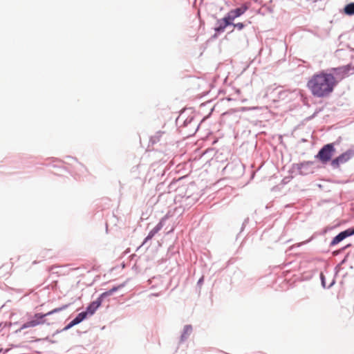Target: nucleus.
I'll list each match as a JSON object with an SVG mask.
<instances>
[{"mask_svg": "<svg viewBox=\"0 0 354 354\" xmlns=\"http://www.w3.org/2000/svg\"><path fill=\"white\" fill-rule=\"evenodd\" d=\"M350 245H351L350 244H348L346 246L343 248L342 250H344V249L347 248L348 247H349Z\"/></svg>", "mask_w": 354, "mask_h": 354, "instance_id": "c9c22d12", "label": "nucleus"}, {"mask_svg": "<svg viewBox=\"0 0 354 354\" xmlns=\"http://www.w3.org/2000/svg\"><path fill=\"white\" fill-rule=\"evenodd\" d=\"M193 120V118H187L185 122H184V125L185 126H187L188 124V123H190L192 122V120Z\"/></svg>", "mask_w": 354, "mask_h": 354, "instance_id": "a878e982", "label": "nucleus"}, {"mask_svg": "<svg viewBox=\"0 0 354 354\" xmlns=\"http://www.w3.org/2000/svg\"><path fill=\"white\" fill-rule=\"evenodd\" d=\"M247 10H248V7L244 5L241 7H239L235 9L230 10L227 13L226 17L232 23H233L234 20L236 18L243 15L246 12Z\"/></svg>", "mask_w": 354, "mask_h": 354, "instance_id": "0eeeda50", "label": "nucleus"}, {"mask_svg": "<svg viewBox=\"0 0 354 354\" xmlns=\"http://www.w3.org/2000/svg\"><path fill=\"white\" fill-rule=\"evenodd\" d=\"M163 132L158 131L151 138V142L154 144L160 140V137L162 136Z\"/></svg>", "mask_w": 354, "mask_h": 354, "instance_id": "2eb2a0df", "label": "nucleus"}, {"mask_svg": "<svg viewBox=\"0 0 354 354\" xmlns=\"http://www.w3.org/2000/svg\"><path fill=\"white\" fill-rule=\"evenodd\" d=\"M152 239V237H149V234L145 237V239H144L142 245L138 248L139 249L141 246L144 245L148 241L151 240Z\"/></svg>", "mask_w": 354, "mask_h": 354, "instance_id": "393cba45", "label": "nucleus"}, {"mask_svg": "<svg viewBox=\"0 0 354 354\" xmlns=\"http://www.w3.org/2000/svg\"><path fill=\"white\" fill-rule=\"evenodd\" d=\"M71 326L70 325V324H68L63 329H62V330H69L70 328H71Z\"/></svg>", "mask_w": 354, "mask_h": 354, "instance_id": "7c9ffc66", "label": "nucleus"}, {"mask_svg": "<svg viewBox=\"0 0 354 354\" xmlns=\"http://www.w3.org/2000/svg\"><path fill=\"white\" fill-rule=\"evenodd\" d=\"M344 239L342 238V236L339 234V233L336 235L333 239V240L331 241L330 243V246H334L337 244H338L339 242H341L342 241H343Z\"/></svg>", "mask_w": 354, "mask_h": 354, "instance_id": "4468645a", "label": "nucleus"}, {"mask_svg": "<svg viewBox=\"0 0 354 354\" xmlns=\"http://www.w3.org/2000/svg\"><path fill=\"white\" fill-rule=\"evenodd\" d=\"M72 321H73V322L75 326L78 324H80V323H81V322L80 321V319L77 317H75Z\"/></svg>", "mask_w": 354, "mask_h": 354, "instance_id": "cd10ccee", "label": "nucleus"}, {"mask_svg": "<svg viewBox=\"0 0 354 354\" xmlns=\"http://www.w3.org/2000/svg\"><path fill=\"white\" fill-rule=\"evenodd\" d=\"M158 232L156 231L154 228H153L149 232V237H153Z\"/></svg>", "mask_w": 354, "mask_h": 354, "instance_id": "b1692460", "label": "nucleus"}, {"mask_svg": "<svg viewBox=\"0 0 354 354\" xmlns=\"http://www.w3.org/2000/svg\"><path fill=\"white\" fill-rule=\"evenodd\" d=\"M304 243H305V242H303V243H299V244L297 245V247H299L301 245L304 244Z\"/></svg>", "mask_w": 354, "mask_h": 354, "instance_id": "4c0bfd02", "label": "nucleus"}, {"mask_svg": "<svg viewBox=\"0 0 354 354\" xmlns=\"http://www.w3.org/2000/svg\"><path fill=\"white\" fill-rule=\"evenodd\" d=\"M46 339L47 341H48L49 342H50V343H55V341L50 339L48 337H46Z\"/></svg>", "mask_w": 354, "mask_h": 354, "instance_id": "473e14b6", "label": "nucleus"}, {"mask_svg": "<svg viewBox=\"0 0 354 354\" xmlns=\"http://www.w3.org/2000/svg\"><path fill=\"white\" fill-rule=\"evenodd\" d=\"M72 321H73V322L75 326L78 324H80V323H81V322L80 321V319L77 317H75Z\"/></svg>", "mask_w": 354, "mask_h": 354, "instance_id": "bb28decb", "label": "nucleus"}, {"mask_svg": "<svg viewBox=\"0 0 354 354\" xmlns=\"http://www.w3.org/2000/svg\"><path fill=\"white\" fill-rule=\"evenodd\" d=\"M165 220V218H163L153 228L159 232L160 230H161V229L163 227V221Z\"/></svg>", "mask_w": 354, "mask_h": 354, "instance_id": "aec40b11", "label": "nucleus"}, {"mask_svg": "<svg viewBox=\"0 0 354 354\" xmlns=\"http://www.w3.org/2000/svg\"><path fill=\"white\" fill-rule=\"evenodd\" d=\"M336 84L337 81L333 73L322 71L311 77L307 86L314 97L324 98L330 95Z\"/></svg>", "mask_w": 354, "mask_h": 354, "instance_id": "f257e3e1", "label": "nucleus"}, {"mask_svg": "<svg viewBox=\"0 0 354 354\" xmlns=\"http://www.w3.org/2000/svg\"><path fill=\"white\" fill-rule=\"evenodd\" d=\"M104 299L103 297H101V295H100L97 297V299L95 301H93V302L95 304V306L99 308L100 306V305L102 304V303Z\"/></svg>", "mask_w": 354, "mask_h": 354, "instance_id": "412c9836", "label": "nucleus"}, {"mask_svg": "<svg viewBox=\"0 0 354 354\" xmlns=\"http://www.w3.org/2000/svg\"><path fill=\"white\" fill-rule=\"evenodd\" d=\"M68 304L63 305L62 306L54 308L53 310H52L46 313H44V314L43 313V315H45V318H46L48 316L59 313V312L66 309L68 308Z\"/></svg>", "mask_w": 354, "mask_h": 354, "instance_id": "9d476101", "label": "nucleus"}, {"mask_svg": "<svg viewBox=\"0 0 354 354\" xmlns=\"http://www.w3.org/2000/svg\"><path fill=\"white\" fill-rule=\"evenodd\" d=\"M320 279H321L322 286H323V288H326L325 277L322 273L320 274Z\"/></svg>", "mask_w": 354, "mask_h": 354, "instance_id": "5701e85b", "label": "nucleus"}, {"mask_svg": "<svg viewBox=\"0 0 354 354\" xmlns=\"http://www.w3.org/2000/svg\"><path fill=\"white\" fill-rule=\"evenodd\" d=\"M192 332V326L189 324L185 325L180 335V342H183L188 339Z\"/></svg>", "mask_w": 354, "mask_h": 354, "instance_id": "1a4fd4ad", "label": "nucleus"}, {"mask_svg": "<svg viewBox=\"0 0 354 354\" xmlns=\"http://www.w3.org/2000/svg\"><path fill=\"white\" fill-rule=\"evenodd\" d=\"M351 70L350 65H346L343 66H339L337 68H331L328 69L326 72L331 73L339 77V78H344L345 76L348 75V73Z\"/></svg>", "mask_w": 354, "mask_h": 354, "instance_id": "423d86ee", "label": "nucleus"}, {"mask_svg": "<svg viewBox=\"0 0 354 354\" xmlns=\"http://www.w3.org/2000/svg\"><path fill=\"white\" fill-rule=\"evenodd\" d=\"M126 285V283H121L118 286H113L112 288H111V291L113 292V293H115V292H117L118 290L122 289V288H124Z\"/></svg>", "mask_w": 354, "mask_h": 354, "instance_id": "a211bd4d", "label": "nucleus"}, {"mask_svg": "<svg viewBox=\"0 0 354 354\" xmlns=\"http://www.w3.org/2000/svg\"><path fill=\"white\" fill-rule=\"evenodd\" d=\"M98 307L95 306V304L92 301L88 304V306L86 308V312H87L88 315H93L95 311L97 310Z\"/></svg>", "mask_w": 354, "mask_h": 354, "instance_id": "ddd939ff", "label": "nucleus"}, {"mask_svg": "<svg viewBox=\"0 0 354 354\" xmlns=\"http://www.w3.org/2000/svg\"><path fill=\"white\" fill-rule=\"evenodd\" d=\"M107 292L109 294L110 296L113 294L111 289L107 290Z\"/></svg>", "mask_w": 354, "mask_h": 354, "instance_id": "72a5a7b5", "label": "nucleus"}, {"mask_svg": "<svg viewBox=\"0 0 354 354\" xmlns=\"http://www.w3.org/2000/svg\"><path fill=\"white\" fill-rule=\"evenodd\" d=\"M87 315H88L87 312L82 311V312L80 313L76 317L82 322L87 317Z\"/></svg>", "mask_w": 354, "mask_h": 354, "instance_id": "dca6fc26", "label": "nucleus"}, {"mask_svg": "<svg viewBox=\"0 0 354 354\" xmlns=\"http://www.w3.org/2000/svg\"><path fill=\"white\" fill-rule=\"evenodd\" d=\"M335 151L334 143H328L324 145L315 155V158L322 163L325 164L331 160Z\"/></svg>", "mask_w": 354, "mask_h": 354, "instance_id": "f03ea898", "label": "nucleus"}, {"mask_svg": "<svg viewBox=\"0 0 354 354\" xmlns=\"http://www.w3.org/2000/svg\"><path fill=\"white\" fill-rule=\"evenodd\" d=\"M313 165V162L308 161L297 164L296 167L300 174L307 175L313 172L312 169H310V167Z\"/></svg>", "mask_w": 354, "mask_h": 354, "instance_id": "6e6552de", "label": "nucleus"}, {"mask_svg": "<svg viewBox=\"0 0 354 354\" xmlns=\"http://www.w3.org/2000/svg\"><path fill=\"white\" fill-rule=\"evenodd\" d=\"M233 24L226 17V15L222 18L217 19L214 30L215 31L214 35L212 36L213 38H216L218 35L223 33L225 28Z\"/></svg>", "mask_w": 354, "mask_h": 354, "instance_id": "39448f33", "label": "nucleus"}, {"mask_svg": "<svg viewBox=\"0 0 354 354\" xmlns=\"http://www.w3.org/2000/svg\"><path fill=\"white\" fill-rule=\"evenodd\" d=\"M203 280H204L203 277H201V278L198 279V282H197V285H198V286H201L203 284Z\"/></svg>", "mask_w": 354, "mask_h": 354, "instance_id": "c85d7f7f", "label": "nucleus"}, {"mask_svg": "<svg viewBox=\"0 0 354 354\" xmlns=\"http://www.w3.org/2000/svg\"><path fill=\"white\" fill-rule=\"evenodd\" d=\"M69 324L71 326V327H73L75 326L73 321H71Z\"/></svg>", "mask_w": 354, "mask_h": 354, "instance_id": "f704fd0d", "label": "nucleus"}, {"mask_svg": "<svg viewBox=\"0 0 354 354\" xmlns=\"http://www.w3.org/2000/svg\"><path fill=\"white\" fill-rule=\"evenodd\" d=\"M231 26H233L234 28H237L239 30H241L243 29L245 26V24L244 23L239 22L236 24H232Z\"/></svg>", "mask_w": 354, "mask_h": 354, "instance_id": "f3484780", "label": "nucleus"}, {"mask_svg": "<svg viewBox=\"0 0 354 354\" xmlns=\"http://www.w3.org/2000/svg\"><path fill=\"white\" fill-rule=\"evenodd\" d=\"M62 331H63V330H57L53 333V336H55L56 334H58V333H61V332H62Z\"/></svg>", "mask_w": 354, "mask_h": 354, "instance_id": "2f4dec72", "label": "nucleus"}, {"mask_svg": "<svg viewBox=\"0 0 354 354\" xmlns=\"http://www.w3.org/2000/svg\"><path fill=\"white\" fill-rule=\"evenodd\" d=\"M344 12L346 15L348 16H352L354 15V2L348 3L345 6L344 8Z\"/></svg>", "mask_w": 354, "mask_h": 354, "instance_id": "9b49d317", "label": "nucleus"}, {"mask_svg": "<svg viewBox=\"0 0 354 354\" xmlns=\"http://www.w3.org/2000/svg\"><path fill=\"white\" fill-rule=\"evenodd\" d=\"M333 283H334V282H332V283H331L328 286V288H330V287L333 285Z\"/></svg>", "mask_w": 354, "mask_h": 354, "instance_id": "e433bc0d", "label": "nucleus"}, {"mask_svg": "<svg viewBox=\"0 0 354 354\" xmlns=\"http://www.w3.org/2000/svg\"><path fill=\"white\" fill-rule=\"evenodd\" d=\"M46 324L48 325L50 324L49 322H47V319H45V315H43V313H35L28 322L24 323L20 328V330L35 327L38 325Z\"/></svg>", "mask_w": 354, "mask_h": 354, "instance_id": "7ed1b4c3", "label": "nucleus"}, {"mask_svg": "<svg viewBox=\"0 0 354 354\" xmlns=\"http://www.w3.org/2000/svg\"><path fill=\"white\" fill-rule=\"evenodd\" d=\"M109 296H110V295H109V294L107 292V291H105V292H102V293L101 294V297H103L104 299H105L106 297H109Z\"/></svg>", "mask_w": 354, "mask_h": 354, "instance_id": "c756f323", "label": "nucleus"}, {"mask_svg": "<svg viewBox=\"0 0 354 354\" xmlns=\"http://www.w3.org/2000/svg\"><path fill=\"white\" fill-rule=\"evenodd\" d=\"M165 220V218H163L153 228L159 232L160 230H161V229L163 227V221Z\"/></svg>", "mask_w": 354, "mask_h": 354, "instance_id": "6ab92c4d", "label": "nucleus"}, {"mask_svg": "<svg viewBox=\"0 0 354 354\" xmlns=\"http://www.w3.org/2000/svg\"><path fill=\"white\" fill-rule=\"evenodd\" d=\"M339 234L342 236V238L343 239H345L346 238L354 235V227H350L348 228L341 232H339Z\"/></svg>", "mask_w": 354, "mask_h": 354, "instance_id": "f8f14e48", "label": "nucleus"}, {"mask_svg": "<svg viewBox=\"0 0 354 354\" xmlns=\"http://www.w3.org/2000/svg\"><path fill=\"white\" fill-rule=\"evenodd\" d=\"M354 156V150L348 149L331 161V166L334 169H337L341 164L348 162Z\"/></svg>", "mask_w": 354, "mask_h": 354, "instance_id": "20e7f679", "label": "nucleus"}, {"mask_svg": "<svg viewBox=\"0 0 354 354\" xmlns=\"http://www.w3.org/2000/svg\"><path fill=\"white\" fill-rule=\"evenodd\" d=\"M104 299L103 297H101V295H100L97 297V299L95 301H93V302L95 304V306L99 308L100 306V305L102 304V303Z\"/></svg>", "mask_w": 354, "mask_h": 354, "instance_id": "4be33fe9", "label": "nucleus"}]
</instances>
